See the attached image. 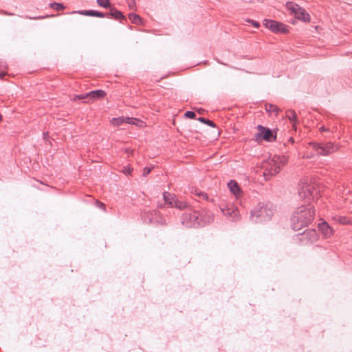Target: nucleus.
<instances>
[{"instance_id": "nucleus-38", "label": "nucleus", "mask_w": 352, "mask_h": 352, "mask_svg": "<svg viewBox=\"0 0 352 352\" xmlns=\"http://www.w3.org/2000/svg\"><path fill=\"white\" fill-rule=\"evenodd\" d=\"M96 204H97V205H98V206L99 208H102V209L104 210V208H105V206H104V204L103 203H102V202H100V201H96Z\"/></svg>"}, {"instance_id": "nucleus-19", "label": "nucleus", "mask_w": 352, "mask_h": 352, "mask_svg": "<svg viewBox=\"0 0 352 352\" xmlns=\"http://www.w3.org/2000/svg\"><path fill=\"white\" fill-rule=\"evenodd\" d=\"M191 193L195 195L198 199L203 200H208V196L207 193L197 189V188H192Z\"/></svg>"}, {"instance_id": "nucleus-37", "label": "nucleus", "mask_w": 352, "mask_h": 352, "mask_svg": "<svg viewBox=\"0 0 352 352\" xmlns=\"http://www.w3.org/2000/svg\"><path fill=\"white\" fill-rule=\"evenodd\" d=\"M151 172V168H144L143 170V175L146 176L148 174H149Z\"/></svg>"}, {"instance_id": "nucleus-41", "label": "nucleus", "mask_w": 352, "mask_h": 352, "mask_svg": "<svg viewBox=\"0 0 352 352\" xmlns=\"http://www.w3.org/2000/svg\"><path fill=\"white\" fill-rule=\"evenodd\" d=\"M289 141H290V142H294V140H293V138H291L289 139Z\"/></svg>"}, {"instance_id": "nucleus-15", "label": "nucleus", "mask_w": 352, "mask_h": 352, "mask_svg": "<svg viewBox=\"0 0 352 352\" xmlns=\"http://www.w3.org/2000/svg\"><path fill=\"white\" fill-rule=\"evenodd\" d=\"M78 13L80 14H82V15L90 16H97V17H101V18L106 16V14L101 12L96 11V10H92L79 11Z\"/></svg>"}, {"instance_id": "nucleus-39", "label": "nucleus", "mask_w": 352, "mask_h": 352, "mask_svg": "<svg viewBox=\"0 0 352 352\" xmlns=\"http://www.w3.org/2000/svg\"><path fill=\"white\" fill-rule=\"evenodd\" d=\"M327 130H328V129H327L324 126H321V127H320V131L321 132L326 131H327Z\"/></svg>"}, {"instance_id": "nucleus-25", "label": "nucleus", "mask_w": 352, "mask_h": 352, "mask_svg": "<svg viewBox=\"0 0 352 352\" xmlns=\"http://www.w3.org/2000/svg\"><path fill=\"white\" fill-rule=\"evenodd\" d=\"M129 19L131 21V22L135 25H138L141 23L142 19L140 16L136 14L131 13L129 15Z\"/></svg>"}, {"instance_id": "nucleus-34", "label": "nucleus", "mask_w": 352, "mask_h": 352, "mask_svg": "<svg viewBox=\"0 0 352 352\" xmlns=\"http://www.w3.org/2000/svg\"><path fill=\"white\" fill-rule=\"evenodd\" d=\"M128 5L131 10H133L135 8V1L134 0H129Z\"/></svg>"}, {"instance_id": "nucleus-13", "label": "nucleus", "mask_w": 352, "mask_h": 352, "mask_svg": "<svg viewBox=\"0 0 352 352\" xmlns=\"http://www.w3.org/2000/svg\"><path fill=\"white\" fill-rule=\"evenodd\" d=\"M318 229L324 239H330L333 235L334 230L326 221L319 223Z\"/></svg>"}, {"instance_id": "nucleus-4", "label": "nucleus", "mask_w": 352, "mask_h": 352, "mask_svg": "<svg viewBox=\"0 0 352 352\" xmlns=\"http://www.w3.org/2000/svg\"><path fill=\"white\" fill-rule=\"evenodd\" d=\"M182 223L186 228L197 227L201 223L206 222L198 211L189 210L184 212L181 218Z\"/></svg>"}, {"instance_id": "nucleus-8", "label": "nucleus", "mask_w": 352, "mask_h": 352, "mask_svg": "<svg viewBox=\"0 0 352 352\" xmlns=\"http://www.w3.org/2000/svg\"><path fill=\"white\" fill-rule=\"evenodd\" d=\"M258 132L254 135V140L259 142L264 140L267 142H272L276 140V135H274L271 129L266 128L262 125H258Z\"/></svg>"}, {"instance_id": "nucleus-29", "label": "nucleus", "mask_w": 352, "mask_h": 352, "mask_svg": "<svg viewBox=\"0 0 352 352\" xmlns=\"http://www.w3.org/2000/svg\"><path fill=\"white\" fill-rule=\"evenodd\" d=\"M159 212L157 210H151L149 211L146 216V218L148 219V221L150 222V217H157L158 218Z\"/></svg>"}, {"instance_id": "nucleus-36", "label": "nucleus", "mask_w": 352, "mask_h": 352, "mask_svg": "<svg viewBox=\"0 0 352 352\" xmlns=\"http://www.w3.org/2000/svg\"><path fill=\"white\" fill-rule=\"evenodd\" d=\"M123 173L126 174V175H131V171H132V168H126V167H124V169H123Z\"/></svg>"}, {"instance_id": "nucleus-23", "label": "nucleus", "mask_w": 352, "mask_h": 352, "mask_svg": "<svg viewBox=\"0 0 352 352\" xmlns=\"http://www.w3.org/2000/svg\"><path fill=\"white\" fill-rule=\"evenodd\" d=\"M125 123L129 124H134L137 126H142L144 122L137 118H129L126 117V121Z\"/></svg>"}, {"instance_id": "nucleus-42", "label": "nucleus", "mask_w": 352, "mask_h": 352, "mask_svg": "<svg viewBox=\"0 0 352 352\" xmlns=\"http://www.w3.org/2000/svg\"><path fill=\"white\" fill-rule=\"evenodd\" d=\"M311 157V155H310V156L309 155H307L306 156L307 158H310Z\"/></svg>"}, {"instance_id": "nucleus-7", "label": "nucleus", "mask_w": 352, "mask_h": 352, "mask_svg": "<svg viewBox=\"0 0 352 352\" xmlns=\"http://www.w3.org/2000/svg\"><path fill=\"white\" fill-rule=\"evenodd\" d=\"M319 236L315 229H309L299 234L296 239L302 245L312 244L318 241Z\"/></svg>"}, {"instance_id": "nucleus-14", "label": "nucleus", "mask_w": 352, "mask_h": 352, "mask_svg": "<svg viewBox=\"0 0 352 352\" xmlns=\"http://www.w3.org/2000/svg\"><path fill=\"white\" fill-rule=\"evenodd\" d=\"M107 94L104 90L98 89L95 91H91L87 93V96H88L87 102H92L95 100L104 98L106 96Z\"/></svg>"}, {"instance_id": "nucleus-26", "label": "nucleus", "mask_w": 352, "mask_h": 352, "mask_svg": "<svg viewBox=\"0 0 352 352\" xmlns=\"http://www.w3.org/2000/svg\"><path fill=\"white\" fill-rule=\"evenodd\" d=\"M126 121V117H119L113 118L111 120V124L114 126H120L123 123H125Z\"/></svg>"}, {"instance_id": "nucleus-31", "label": "nucleus", "mask_w": 352, "mask_h": 352, "mask_svg": "<svg viewBox=\"0 0 352 352\" xmlns=\"http://www.w3.org/2000/svg\"><path fill=\"white\" fill-rule=\"evenodd\" d=\"M7 69V66L5 65H0V78H3L5 76L7 75V72L6 69Z\"/></svg>"}, {"instance_id": "nucleus-22", "label": "nucleus", "mask_w": 352, "mask_h": 352, "mask_svg": "<svg viewBox=\"0 0 352 352\" xmlns=\"http://www.w3.org/2000/svg\"><path fill=\"white\" fill-rule=\"evenodd\" d=\"M109 14L111 15L112 17H113L116 19H125V17L122 14V13L120 11L116 10L114 8L111 9L110 12L107 13L106 16L109 15Z\"/></svg>"}, {"instance_id": "nucleus-17", "label": "nucleus", "mask_w": 352, "mask_h": 352, "mask_svg": "<svg viewBox=\"0 0 352 352\" xmlns=\"http://www.w3.org/2000/svg\"><path fill=\"white\" fill-rule=\"evenodd\" d=\"M163 197L164 201L166 204L169 205L170 207H173V204L176 200L175 195L168 193L167 192H164L163 193Z\"/></svg>"}, {"instance_id": "nucleus-1", "label": "nucleus", "mask_w": 352, "mask_h": 352, "mask_svg": "<svg viewBox=\"0 0 352 352\" xmlns=\"http://www.w3.org/2000/svg\"><path fill=\"white\" fill-rule=\"evenodd\" d=\"M315 210L310 204L298 207L291 219L294 230H300L307 226L314 220Z\"/></svg>"}, {"instance_id": "nucleus-16", "label": "nucleus", "mask_w": 352, "mask_h": 352, "mask_svg": "<svg viewBox=\"0 0 352 352\" xmlns=\"http://www.w3.org/2000/svg\"><path fill=\"white\" fill-rule=\"evenodd\" d=\"M286 117L292 123V127L296 129L297 124V116L296 113L294 110L289 109L286 111Z\"/></svg>"}, {"instance_id": "nucleus-21", "label": "nucleus", "mask_w": 352, "mask_h": 352, "mask_svg": "<svg viewBox=\"0 0 352 352\" xmlns=\"http://www.w3.org/2000/svg\"><path fill=\"white\" fill-rule=\"evenodd\" d=\"M150 223H156L161 226H166L167 222L166 219L160 214H159L158 218L157 217H150Z\"/></svg>"}, {"instance_id": "nucleus-20", "label": "nucleus", "mask_w": 352, "mask_h": 352, "mask_svg": "<svg viewBox=\"0 0 352 352\" xmlns=\"http://www.w3.org/2000/svg\"><path fill=\"white\" fill-rule=\"evenodd\" d=\"M334 220L342 225H352V220L346 216H336Z\"/></svg>"}, {"instance_id": "nucleus-18", "label": "nucleus", "mask_w": 352, "mask_h": 352, "mask_svg": "<svg viewBox=\"0 0 352 352\" xmlns=\"http://www.w3.org/2000/svg\"><path fill=\"white\" fill-rule=\"evenodd\" d=\"M265 110L270 114L274 113L275 116H277L278 113L281 111V109L278 108L276 105L272 104H266Z\"/></svg>"}, {"instance_id": "nucleus-3", "label": "nucleus", "mask_w": 352, "mask_h": 352, "mask_svg": "<svg viewBox=\"0 0 352 352\" xmlns=\"http://www.w3.org/2000/svg\"><path fill=\"white\" fill-rule=\"evenodd\" d=\"M287 162L285 156L274 155L263 164L264 175H274L278 173L280 168Z\"/></svg>"}, {"instance_id": "nucleus-2", "label": "nucleus", "mask_w": 352, "mask_h": 352, "mask_svg": "<svg viewBox=\"0 0 352 352\" xmlns=\"http://www.w3.org/2000/svg\"><path fill=\"white\" fill-rule=\"evenodd\" d=\"M274 214V209L271 204H259L250 214V219L253 222L262 223L270 221Z\"/></svg>"}, {"instance_id": "nucleus-5", "label": "nucleus", "mask_w": 352, "mask_h": 352, "mask_svg": "<svg viewBox=\"0 0 352 352\" xmlns=\"http://www.w3.org/2000/svg\"><path fill=\"white\" fill-rule=\"evenodd\" d=\"M308 145L312 147L316 155L322 156L329 155L338 149V147L332 142H326L324 144L309 142Z\"/></svg>"}, {"instance_id": "nucleus-9", "label": "nucleus", "mask_w": 352, "mask_h": 352, "mask_svg": "<svg viewBox=\"0 0 352 352\" xmlns=\"http://www.w3.org/2000/svg\"><path fill=\"white\" fill-rule=\"evenodd\" d=\"M286 6L287 8L290 10L293 14H294L296 18L305 22H309V14L305 11V9L293 2H287Z\"/></svg>"}, {"instance_id": "nucleus-35", "label": "nucleus", "mask_w": 352, "mask_h": 352, "mask_svg": "<svg viewBox=\"0 0 352 352\" xmlns=\"http://www.w3.org/2000/svg\"><path fill=\"white\" fill-rule=\"evenodd\" d=\"M248 22L251 23L252 25L255 28H258L260 26V24L258 22L253 21V20H248Z\"/></svg>"}, {"instance_id": "nucleus-24", "label": "nucleus", "mask_w": 352, "mask_h": 352, "mask_svg": "<svg viewBox=\"0 0 352 352\" xmlns=\"http://www.w3.org/2000/svg\"><path fill=\"white\" fill-rule=\"evenodd\" d=\"M173 207H175L179 210H184V209H186L188 207V205L187 204L186 202H184V201H180L177 199H176L174 204H173Z\"/></svg>"}, {"instance_id": "nucleus-11", "label": "nucleus", "mask_w": 352, "mask_h": 352, "mask_svg": "<svg viewBox=\"0 0 352 352\" xmlns=\"http://www.w3.org/2000/svg\"><path fill=\"white\" fill-rule=\"evenodd\" d=\"M263 25L275 33H287L288 32L287 27L285 25L276 21L265 19Z\"/></svg>"}, {"instance_id": "nucleus-33", "label": "nucleus", "mask_w": 352, "mask_h": 352, "mask_svg": "<svg viewBox=\"0 0 352 352\" xmlns=\"http://www.w3.org/2000/svg\"><path fill=\"white\" fill-rule=\"evenodd\" d=\"M185 116L188 118H194L195 117V113L191 111H188L185 113Z\"/></svg>"}, {"instance_id": "nucleus-6", "label": "nucleus", "mask_w": 352, "mask_h": 352, "mask_svg": "<svg viewBox=\"0 0 352 352\" xmlns=\"http://www.w3.org/2000/svg\"><path fill=\"white\" fill-rule=\"evenodd\" d=\"M298 190L299 197L302 199H307L308 201L317 199V189L315 184L308 182H301Z\"/></svg>"}, {"instance_id": "nucleus-10", "label": "nucleus", "mask_w": 352, "mask_h": 352, "mask_svg": "<svg viewBox=\"0 0 352 352\" xmlns=\"http://www.w3.org/2000/svg\"><path fill=\"white\" fill-rule=\"evenodd\" d=\"M220 209L222 213L231 221H236L239 219V212L232 204H221Z\"/></svg>"}, {"instance_id": "nucleus-27", "label": "nucleus", "mask_w": 352, "mask_h": 352, "mask_svg": "<svg viewBox=\"0 0 352 352\" xmlns=\"http://www.w3.org/2000/svg\"><path fill=\"white\" fill-rule=\"evenodd\" d=\"M198 120L202 123L206 124L207 125H208L210 126L215 127V124L212 121H211L208 119H206L204 118L200 117L198 118Z\"/></svg>"}, {"instance_id": "nucleus-28", "label": "nucleus", "mask_w": 352, "mask_h": 352, "mask_svg": "<svg viewBox=\"0 0 352 352\" xmlns=\"http://www.w3.org/2000/svg\"><path fill=\"white\" fill-rule=\"evenodd\" d=\"M50 7L56 10H62L65 8V6L62 3H50Z\"/></svg>"}, {"instance_id": "nucleus-32", "label": "nucleus", "mask_w": 352, "mask_h": 352, "mask_svg": "<svg viewBox=\"0 0 352 352\" xmlns=\"http://www.w3.org/2000/svg\"><path fill=\"white\" fill-rule=\"evenodd\" d=\"M88 100V96H87V93L83 94H79L76 95L75 96V100Z\"/></svg>"}, {"instance_id": "nucleus-12", "label": "nucleus", "mask_w": 352, "mask_h": 352, "mask_svg": "<svg viewBox=\"0 0 352 352\" xmlns=\"http://www.w3.org/2000/svg\"><path fill=\"white\" fill-rule=\"evenodd\" d=\"M228 187L236 199H239L243 196V192L235 180H230L228 183Z\"/></svg>"}, {"instance_id": "nucleus-30", "label": "nucleus", "mask_w": 352, "mask_h": 352, "mask_svg": "<svg viewBox=\"0 0 352 352\" xmlns=\"http://www.w3.org/2000/svg\"><path fill=\"white\" fill-rule=\"evenodd\" d=\"M98 4L102 8H108L110 6L109 0H97Z\"/></svg>"}, {"instance_id": "nucleus-43", "label": "nucleus", "mask_w": 352, "mask_h": 352, "mask_svg": "<svg viewBox=\"0 0 352 352\" xmlns=\"http://www.w3.org/2000/svg\"><path fill=\"white\" fill-rule=\"evenodd\" d=\"M2 120V116L0 114V120Z\"/></svg>"}, {"instance_id": "nucleus-40", "label": "nucleus", "mask_w": 352, "mask_h": 352, "mask_svg": "<svg viewBox=\"0 0 352 352\" xmlns=\"http://www.w3.org/2000/svg\"><path fill=\"white\" fill-rule=\"evenodd\" d=\"M47 135H48V133H47V132L46 133H43L44 138H46V136H47Z\"/></svg>"}]
</instances>
